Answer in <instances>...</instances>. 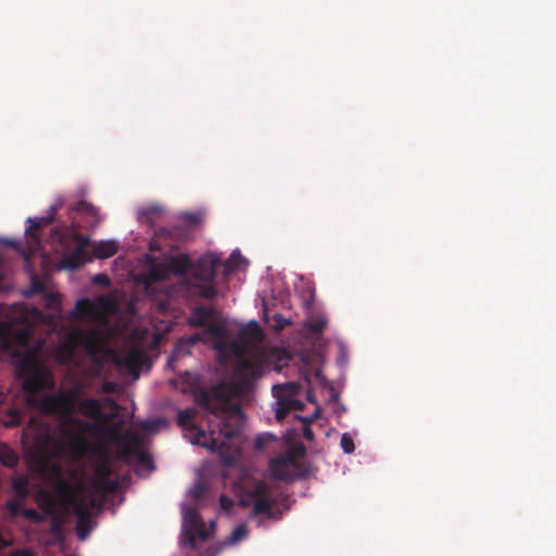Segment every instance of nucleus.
<instances>
[{
  "mask_svg": "<svg viewBox=\"0 0 556 556\" xmlns=\"http://www.w3.org/2000/svg\"><path fill=\"white\" fill-rule=\"evenodd\" d=\"M269 489L263 480H257L251 485H244L239 498V504L243 507L252 505V515H265L269 519H279L278 514L274 510L277 502L270 497Z\"/></svg>",
  "mask_w": 556,
  "mask_h": 556,
  "instance_id": "nucleus-9",
  "label": "nucleus"
},
{
  "mask_svg": "<svg viewBox=\"0 0 556 556\" xmlns=\"http://www.w3.org/2000/svg\"><path fill=\"white\" fill-rule=\"evenodd\" d=\"M24 516H26L27 518H29L36 522L41 521V516L39 515V513L37 510H35L33 508L25 509Z\"/></svg>",
  "mask_w": 556,
  "mask_h": 556,
  "instance_id": "nucleus-37",
  "label": "nucleus"
},
{
  "mask_svg": "<svg viewBox=\"0 0 556 556\" xmlns=\"http://www.w3.org/2000/svg\"><path fill=\"white\" fill-rule=\"evenodd\" d=\"M56 493L64 505L73 508L77 517L76 533L80 540H85L90 532L91 510L96 506V500L88 495L77 497L68 482L60 480L56 484Z\"/></svg>",
  "mask_w": 556,
  "mask_h": 556,
  "instance_id": "nucleus-8",
  "label": "nucleus"
},
{
  "mask_svg": "<svg viewBox=\"0 0 556 556\" xmlns=\"http://www.w3.org/2000/svg\"><path fill=\"white\" fill-rule=\"evenodd\" d=\"M303 438L306 441H313L314 440V432L308 424H305L303 427Z\"/></svg>",
  "mask_w": 556,
  "mask_h": 556,
  "instance_id": "nucleus-40",
  "label": "nucleus"
},
{
  "mask_svg": "<svg viewBox=\"0 0 556 556\" xmlns=\"http://www.w3.org/2000/svg\"><path fill=\"white\" fill-rule=\"evenodd\" d=\"M12 489L20 501L28 495V479L24 476H16L12 481Z\"/></svg>",
  "mask_w": 556,
  "mask_h": 556,
  "instance_id": "nucleus-24",
  "label": "nucleus"
},
{
  "mask_svg": "<svg viewBox=\"0 0 556 556\" xmlns=\"http://www.w3.org/2000/svg\"><path fill=\"white\" fill-rule=\"evenodd\" d=\"M31 291L34 293H43L46 291L43 282L38 279H33L31 281Z\"/></svg>",
  "mask_w": 556,
  "mask_h": 556,
  "instance_id": "nucleus-36",
  "label": "nucleus"
},
{
  "mask_svg": "<svg viewBox=\"0 0 556 556\" xmlns=\"http://www.w3.org/2000/svg\"><path fill=\"white\" fill-rule=\"evenodd\" d=\"M14 556H33L31 552L30 551H27V549H22V551H17Z\"/></svg>",
  "mask_w": 556,
  "mask_h": 556,
  "instance_id": "nucleus-46",
  "label": "nucleus"
},
{
  "mask_svg": "<svg viewBox=\"0 0 556 556\" xmlns=\"http://www.w3.org/2000/svg\"><path fill=\"white\" fill-rule=\"evenodd\" d=\"M52 238L64 248H67L72 242L76 243L72 252L64 253L61 257V268L75 270L90 261L86 251L90 243L89 238L79 233L74 226L52 229Z\"/></svg>",
  "mask_w": 556,
  "mask_h": 556,
  "instance_id": "nucleus-6",
  "label": "nucleus"
},
{
  "mask_svg": "<svg viewBox=\"0 0 556 556\" xmlns=\"http://www.w3.org/2000/svg\"><path fill=\"white\" fill-rule=\"evenodd\" d=\"M38 503L40 508L47 514V515H53L54 511V501L51 497V495L47 492H42L39 495Z\"/></svg>",
  "mask_w": 556,
  "mask_h": 556,
  "instance_id": "nucleus-28",
  "label": "nucleus"
},
{
  "mask_svg": "<svg viewBox=\"0 0 556 556\" xmlns=\"http://www.w3.org/2000/svg\"><path fill=\"white\" fill-rule=\"evenodd\" d=\"M195 338L180 339L176 343L170 356L168 357L167 365L173 370H176L175 363L182 357L189 356L191 354V349L195 344Z\"/></svg>",
  "mask_w": 556,
  "mask_h": 556,
  "instance_id": "nucleus-17",
  "label": "nucleus"
},
{
  "mask_svg": "<svg viewBox=\"0 0 556 556\" xmlns=\"http://www.w3.org/2000/svg\"><path fill=\"white\" fill-rule=\"evenodd\" d=\"M214 527H215V523L211 522V529H213Z\"/></svg>",
  "mask_w": 556,
  "mask_h": 556,
  "instance_id": "nucleus-49",
  "label": "nucleus"
},
{
  "mask_svg": "<svg viewBox=\"0 0 556 556\" xmlns=\"http://www.w3.org/2000/svg\"><path fill=\"white\" fill-rule=\"evenodd\" d=\"M264 445H265V442L261 438H257L256 439V446L258 448H262Z\"/></svg>",
  "mask_w": 556,
  "mask_h": 556,
  "instance_id": "nucleus-47",
  "label": "nucleus"
},
{
  "mask_svg": "<svg viewBox=\"0 0 556 556\" xmlns=\"http://www.w3.org/2000/svg\"><path fill=\"white\" fill-rule=\"evenodd\" d=\"M215 309L206 306H197L189 317V325L192 327H204L213 318Z\"/></svg>",
  "mask_w": 556,
  "mask_h": 556,
  "instance_id": "nucleus-18",
  "label": "nucleus"
},
{
  "mask_svg": "<svg viewBox=\"0 0 556 556\" xmlns=\"http://www.w3.org/2000/svg\"><path fill=\"white\" fill-rule=\"evenodd\" d=\"M163 212L164 210L162 206L150 205L141 211V215L147 223L153 225L154 220L157 219L163 214Z\"/></svg>",
  "mask_w": 556,
  "mask_h": 556,
  "instance_id": "nucleus-26",
  "label": "nucleus"
},
{
  "mask_svg": "<svg viewBox=\"0 0 556 556\" xmlns=\"http://www.w3.org/2000/svg\"><path fill=\"white\" fill-rule=\"evenodd\" d=\"M194 531H191L189 529V533L187 535V538L184 540V545L185 546H188L190 548H194L195 547V539H194Z\"/></svg>",
  "mask_w": 556,
  "mask_h": 556,
  "instance_id": "nucleus-38",
  "label": "nucleus"
},
{
  "mask_svg": "<svg viewBox=\"0 0 556 556\" xmlns=\"http://www.w3.org/2000/svg\"><path fill=\"white\" fill-rule=\"evenodd\" d=\"M205 491H206L205 484L202 482H197L190 489V496H192L195 500H199L204 495Z\"/></svg>",
  "mask_w": 556,
  "mask_h": 556,
  "instance_id": "nucleus-32",
  "label": "nucleus"
},
{
  "mask_svg": "<svg viewBox=\"0 0 556 556\" xmlns=\"http://www.w3.org/2000/svg\"><path fill=\"white\" fill-rule=\"evenodd\" d=\"M184 521L188 525L191 531H194L200 539L206 540L211 536V531L205 528V525L195 506L185 507Z\"/></svg>",
  "mask_w": 556,
  "mask_h": 556,
  "instance_id": "nucleus-15",
  "label": "nucleus"
},
{
  "mask_svg": "<svg viewBox=\"0 0 556 556\" xmlns=\"http://www.w3.org/2000/svg\"><path fill=\"white\" fill-rule=\"evenodd\" d=\"M274 393L277 396V408H276V419L283 420L288 414L290 413V406L286 401V394H282L281 391L274 388Z\"/></svg>",
  "mask_w": 556,
  "mask_h": 556,
  "instance_id": "nucleus-25",
  "label": "nucleus"
},
{
  "mask_svg": "<svg viewBox=\"0 0 556 556\" xmlns=\"http://www.w3.org/2000/svg\"><path fill=\"white\" fill-rule=\"evenodd\" d=\"M56 211L58 207L52 206L46 216L27 219L30 225L26 228L25 236L27 238V245L30 253H34L40 247V239L37 230L42 226L52 224L55 219Z\"/></svg>",
  "mask_w": 556,
  "mask_h": 556,
  "instance_id": "nucleus-11",
  "label": "nucleus"
},
{
  "mask_svg": "<svg viewBox=\"0 0 556 556\" xmlns=\"http://www.w3.org/2000/svg\"><path fill=\"white\" fill-rule=\"evenodd\" d=\"M341 448L346 454H352L355 450L354 441L349 433H343L340 440Z\"/></svg>",
  "mask_w": 556,
  "mask_h": 556,
  "instance_id": "nucleus-31",
  "label": "nucleus"
},
{
  "mask_svg": "<svg viewBox=\"0 0 556 556\" xmlns=\"http://www.w3.org/2000/svg\"><path fill=\"white\" fill-rule=\"evenodd\" d=\"M48 301H49V305L51 307H54V306L60 304V301H59L58 296L54 295V294H50Z\"/></svg>",
  "mask_w": 556,
  "mask_h": 556,
  "instance_id": "nucleus-44",
  "label": "nucleus"
},
{
  "mask_svg": "<svg viewBox=\"0 0 556 556\" xmlns=\"http://www.w3.org/2000/svg\"><path fill=\"white\" fill-rule=\"evenodd\" d=\"M21 503L15 500H10L8 502V508L12 515H16L20 511Z\"/></svg>",
  "mask_w": 556,
  "mask_h": 556,
  "instance_id": "nucleus-39",
  "label": "nucleus"
},
{
  "mask_svg": "<svg viewBox=\"0 0 556 556\" xmlns=\"http://www.w3.org/2000/svg\"><path fill=\"white\" fill-rule=\"evenodd\" d=\"M52 238L64 248H67L72 242L76 243L72 252L64 253L61 257V268L75 270L90 261L86 251L90 243L89 238L79 233L74 226L52 229Z\"/></svg>",
  "mask_w": 556,
  "mask_h": 556,
  "instance_id": "nucleus-7",
  "label": "nucleus"
},
{
  "mask_svg": "<svg viewBox=\"0 0 556 556\" xmlns=\"http://www.w3.org/2000/svg\"><path fill=\"white\" fill-rule=\"evenodd\" d=\"M51 530L54 533H61V523L59 520L54 519L51 525Z\"/></svg>",
  "mask_w": 556,
  "mask_h": 556,
  "instance_id": "nucleus-43",
  "label": "nucleus"
},
{
  "mask_svg": "<svg viewBox=\"0 0 556 556\" xmlns=\"http://www.w3.org/2000/svg\"><path fill=\"white\" fill-rule=\"evenodd\" d=\"M167 278L168 274L165 263L152 262L146 271L138 275L137 281L148 289L153 283L164 281Z\"/></svg>",
  "mask_w": 556,
  "mask_h": 556,
  "instance_id": "nucleus-14",
  "label": "nucleus"
},
{
  "mask_svg": "<svg viewBox=\"0 0 556 556\" xmlns=\"http://www.w3.org/2000/svg\"><path fill=\"white\" fill-rule=\"evenodd\" d=\"M275 389H278L282 392V394H286V401L288 405L290 406V409L300 410L303 408L304 404L302 401L298 400L295 396L299 393V386L293 382H289L282 386H275Z\"/></svg>",
  "mask_w": 556,
  "mask_h": 556,
  "instance_id": "nucleus-19",
  "label": "nucleus"
},
{
  "mask_svg": "<svg viewBox=\"0 0 556 556\" xmlns=\"http://www.w3.org/2000/svg\"><path fill=\"white\" fill-rule=\"evenodd\" d=\"M219 504H220V507H222L223 510L228 511V510H230L232 508L233 501L230 497L226 496V495H222L219 497Z\"/></svg>",
  "mask_w": 556,
  "mask_h": 556,
  "instance_id": "nucleus-35",
  "label": "nucleus"
},
{
  "mask_svg": "<svg viewBox=\"0 0 556 556\" xmlns=\"http://www.w3.org/2000/svg\"><path fill=\"white\" fill-rule=\"evenodd\" d=\"M127 452L130 453V454H136L138 463L140 465H142L144 467H152L153 466L152 458L144 451L138 450V448H128Z\"/></svg>",
  "mask_w": 556,
  "mask_h": 556,
  "instance_id": "nucleus-30",
  "label": "nucleus"
},
{
  "mask_svg": "<svg viewBox=\"0 0 556 556\" xmlns=\"http://www.w3.org/2000/svg\"><path fill=\"white\" fill-rule=\"evenodd\" d=\"M295 462L296 454L293 450H289L285 454L270 459L269 469L273 478L280 481L290 480V466L294 465Z\"/></svg>",
  "mask_w": 556,
  "mask_h": 556,
  "instance_id": "nucleus-12",
  "label": "nucleus"
},
{
  "mask_svg": "<svg viewBox=\"0 0 556 556\" xmlns=\"http://www.w3.org/2000/svg\"><path fill=\"white\" fill-rule=\"evenodd\" d=\"M80 395L81 389L76 386L68 390L60 389L52 394H43L38 399L29 400L42 414L59 419L58 430L76 459L85 457L91 451L86 434L93 428L89 421L74 416L76 409L78 408L81 415L89 418L108 419L99 400L81 399Z\"/></svg>",
  "mask_w": 556,
  "mask_h": 556,
  "instance_id": "nucleus-2",
  "label": "nucleus"
},
{
  "mask_svg": "<svg viewBox=\"0 0 556 556\" xmlns=\"http://www.w3.org/2000/svg\"><path fill=\"white\" fill-rule=\"evenodd\" d=\"M187 220H189L192 224H197L199 222V216L197 214H188Z\"/></svg>",
  "mask_w": 556,
  "mask_h": 556,
  "instance_id": "nucleus-45",
  "label": "nucleus"
},
{
  "mask_svg": "<svg viewBox=\"0 0 556 556\" xmlns=\"http://www.w3.org/2000/svg\"><path fill=\"white\" fill-rule=\"evenodd\" d=\"M326 326H327V321L325 319L318 318L311 323L309 329L314 333H320L326 328Z\"/></svg>",
  "mask_w": 556,
  "mask_h": 556,
  "instance_id": "nucleus-34",
  "label": "nucleus"
},
{
  "mask_svg": "<svg viewBox=\"0 0 556 556\" xmlns=\"http://www.w3.org/2000/svg\"><path fill=\"white\" fill-rule=\"evenodd\" d=\"M233 258V253L227 262H223L215 253H206L193 263L190 271L191 285L198 289L202 298L212 300L217 295L215 277L220 269L225 277L233 273L237 269V264L232 263Z\"/></svg>",
  "mask_w": 556,
  "mask_h": 556,
  "instance_id": "nucleus-4",
  "label": "nucleus"
},
{
  "mask_svg": "<svg viewBox=\"0 0 556 556\" xmlns=\"http://www.w3.org/2000/svg\"><path fill=\"white\" fill-rule=\"evenodd\" d=\"M102 390L106 393H111L115 390V384L113 382H104Z\"/></svg>",
  "mask_w": 556,
  "mask_h": 556,
  "instance_id": "nucleus-42",
  "label": "nucleus"
},
{
  "mask_svg": "<svg viewBox=\"0 0 556 556\" xmlns=\"http://www.w3.org/2000/svg\"><path fill=\"white\" fill-rule=\"evenodd\" d=\"M165 265L168 275L173 273L176 276H186L190 274L193 263L187 255L179 254L169 257Z\"/></svg>",
  "mask_w": 556,
  "mask_h": 556,
  "instance_id": "nucleus-16",
  "label": "nucleus"
},
{
  "mask_svg": "<svg viewBox=\"0 0 556 556\" xmlns=\"http://www.w3.org/2000/svg\"><path fill=\"white\" fill-rule=\"evenodd\" d=\"M93 281L96 283H101V285H104V286H109L110 285V279H109V277L105 274H98L97 276H94Z\"/></svg>",
  "mask_w": 556,
  "mask_h": 556,
  "instance_id": "nucleus-41",
  "label": "nucleus"
},
{
  "mask_svg": "<svg viewBox=\"0 0 556 556\" xmlns=\"http://www.w3.org/2000/svg\"><path fill=\"white\" fill-rule=\"evenodd\" d=\"M117 243L113 240L99 241L93 245V256L99 260H104L113 256L117 252Z\"/></svg>",
  "mask_w": 556,
  "mask_h": 556,
  "instance_id": "nucleus-21",
  "label": "nucleus"
},
{
  "mask_svg": "<svg viewBox=\"0 0 556 556\" xmlns=\"http://www.w3.org/2000/svg\"><path fill=\"white\" fill-rule=\"evenodd\" d=\"M76 211L84 213L90 218L87 220L90 226H97L101 222L98 208L85 200L77 203Z\"/></svg>",
  "mask_w": 556,
  "mask_h": 556,
  "instance_id": "nucleus-22",
  "label": "nucleus"
},
{
  "mask_svg": "<svg viewBox=\"0 0 556 556\" xmlns=\"http://www.w3.org/2000/svg\"><path fill=\"white\" fill-rule=\"evenodd\" d=\"M248 533L249 531L245 525L237 526L228 536L227 542L228 544H236L244 540L248 536Z\"/></svg>",
  "mask_w": 556,
  "mask_h": 556,
  "instance_id": "nucleus-29",
  "label": "nucleus"
},
{
  "mask_svg": "<svg viewBox=\"0 0 556 556\" xmlns=\"http://www.w3.org/2000/svg\"><path fill=\"white\" fill-rule=\"evenodd\" d=\"M0 463L8 468H13L18 464V456L4 443H0Z\"/></svg>",
  "mask_w": 556,
  "mask_h": 556,
  "instance_id": "nucleus-23",
  "label": "nucleus"
},
{
  "mask_svg": "<svg viewBox=\"0 0 556 556\" xmlns=\"http://www.w3.org/2000/svg\"><path fill=\"white\" fill-rule=\"evenodd\" d=\"M68 341L74 346L83 348L90 358L97 363L112 361L117 366L137 370L142 362V352L138 349H131L124 356L117 355L109 346L108 339L97 328L86 330L74 328L68 334Z\"/></svg>",
  "mask_w": 556,
  "mask_h": 556,
  "instance_id": "nucleus-3",
  "label": "nucleus"
},
{
  "mask_svg": "<svg viewBox=\"0 0 556 556\" xmlns=\"http://www.w3.org/2000/svg\"><path fill=\"white\" fill-rule=\"evenodd\" d=\"M195 415H197V409L193 407H188V408L179 410L178 415H177V425L179 427L185 428L186 431L190 432V434H192L194 437L192 443L202 444L203 442H201V439L205 438L206 434H205L204 430L198 428L193 424Z\"/></svg>",
  "mask_w": 556,
  "mask_h": 556,
  "instance_id": "nucleus-13",
  "label": "nucleus"
},
{
  "mask_svg": "<svg viewBox=\"0 0 556 556\" xmlns=\"http://www.w3.org/2000/svg\"><path fill=\"white\" fill-rule=\"evenodd\" d=\"M56 445H58V447H59V448H63V445H64V444H63V442H62V441H59V442L56 443Z\"/></svg>",
  "mask_w": 556,
  "mask_h": 556,
  "instance_id": "nucleus-48",
  "label": "nucleus"
},
{
  "mask_svg": "<svg viewBox=\"0 0 556 556\" xmlns=\"http://www.w3.org/2000/svg\"><path fill=\"white\" fill-rule=\"evenodd\" d=\"M181 391H190L195 403L217 418L216 428L210 431L208 441L202 445L213 452H219L225 463H230L239 451L235 441L239 440L243 430L244 415L232 399L240 397L244 392V382L219 381L210 388L197 386L195 378L185 370L180 374Z\"/></svg>",
  "mask_w": 556,
  "mask_h": 556,
  "instance_id": "nucleus-1",
  "label": "nucleus"
},
{
  "mask_svg": "<svg viewBox=\"0 0 556 556\" xmlns=\"http://www.w3.org/2000/svg\"><path fill=\"white\" fill-rule=\"evenodd\" d=\"M75 312L79 317H89L93 312V304L88 299L78 300Z\"/></svg>",
  "mask_w": 556,
  "mask_h": 556,
  "instance_id": "nucleus-27",
  "label": "nucleus"
},
{
  "mask_svg": "<svg viewBox=\"0 0 556 556\" xmlns=\"http://www.w3.org/2000/svg\"><path fill=\"white\" fill-rule=\"evenodd\" d=\"M207 332L217 340L215 349L219 352H224L226 349L225 340L227 338V331L224 325L213 321L207 325Z\"/></svg>",
  "mask_w": 556,
  "mask_h": 556,
  "instance_id": "nucleus-20",
  "label": "nucleus"
},
{
  "mask_svg": "<svg viewBox=\"0 0 556 556\" xmlns=\"http://www.w3.org/2000/svg\"><path fill=\"white\" fill-rule=\"evenodd\" d=\"M274 320H275V325H274L275 331H281L282 329H285L286 326H288L290 324V321L287 318H285L281 314H275Z\"/></svg>",
  "mask_w": 556,
  "mask_h": 556,
  "instance_id": "nucleus-33",
  "label": "nucleus"
},
{
  "mask_svg": "<svg viewBox=\"0 0 556 556\" xmlns=\"http://www.w3.org/2000/svg\"><path fill=\"white\" fill-rule=\"evenodd\" d=\"M92 453L97 456V462L92 468L93 476L88 480L89 486L101 494L116 492L118 482L112 479L113 468L110 453L101 445L93 447Z\"/></svg>",
  "mask_w": 556,
  "mask_h": 556,
  "instance_id": "nucleus-10",
  "label": "nucleus"
},
{
  "mask_svg": "<svg viewBox=\"0 0 556 556\" xmlns=\"http://www.w3.org/2000/svg\"><path fill=\"white\" fill-rule=\"evenodd\" d=\"M15 372L25 393L33 396L42 390H53L55 380L52 372L37 355L28 353L15 364Z\"/></svg>",
  "mask_w": 556,
  "mask_h": 556,
  "instance_id": "nucleus-5",
  "label": "nucleus"
}]
</instances>
